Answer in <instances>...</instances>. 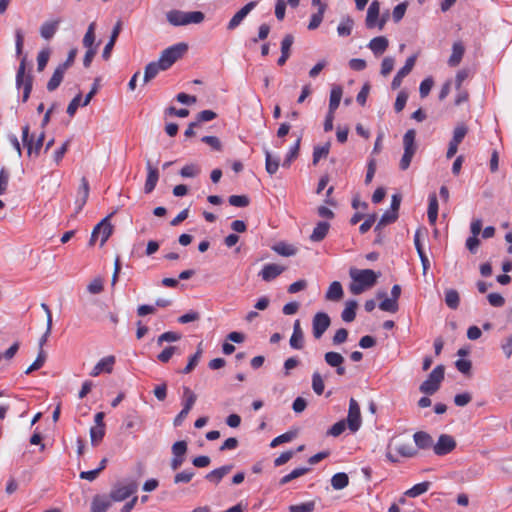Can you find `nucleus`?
I'll list each match as a JSON object with an SVG mask.
<instances>
[{
    "label": "nucleus",
    "mask_w": 512,
    "mask_h": 512,
    "mask_svg": "<svg viewBox=\"0 0 512 512\" xmlns=\"http://www.w3.org/2000/svg\"><path fill=\"white\" fill-rule=\"evenodd\" d=\"M349 275L352 279L349 289L351 293L354 295H359L364 291L372 288L376 284L377 279L380 276L379 273H376L371 269L356 268H351L349 271Z\"/></svg>",
    "instance_id": "obj_1"
},
{
    "label": "nucleus",
    "mask_w": 512,
    "mask_h": 512,
    "mask_svg": "<svg viewBox=\"0 0 512 512\" xmlns=\"http://www.w3.org/2000/svg\"><path fill=\"white\" fill-rule=\"evenodd\" d=\"M139 483L135 479H124L121 482L115 483L109 496L113 502H122L134 496L138 491Z\"/></svg>",
    "instance_id": "obj_2"
},
{
    "label": "nucleus",
    "mask_w": 512,
    "mask_h": 512,
    "mask_svg": "<svg viewBox=\"0 0 512 512\" xmlns=\"http://www.w3.org/2000/svg\"><path fill=\"white\" fill-rule=\"evenodd\" d=\"M166 18L173 26H185L188 24H199L203 22L205 16L201 11L184 12L181 10H171L167 12Z\"/></svg>",
    "instance_id": "obj_3"
},
{
    "label": "nucleus",
    "mask_w": 512,
    "mask_h": 512,
    "mask_svg": "<svg viewBox=\"0 0 512 512\" xmlns=\"http://www.w3.org/2000/svg\"><path fill=\"white\" fill-rule=\"evenodd\" d=\"M403 148L404 153L400 159L399 168L400 170L405 171L409 168L418 148L416 143V131L414 129H409L404 134Z\"/></svg>",
    "instance_id": "obj_4"
},
{
    "label": "nucleus",
    "mask_w": 512,
    "mask_h": 512,
    "mask_svg": "<svg viewBox=\"0 0 512 512\" xmlns=\"http://www.w3.org/2000/svg\"><path fill=\"white\" fill-rule=\"evenodd\" d=\"M188 50V45L185 43H177L162 51L158 61L162 67L169 69L184 53Z\"/></svg>",
    "instance_id": "obj_5"
},
{
    "label": "nucleus",
    "mask_w": 512,
    "mask_h": 512,
    "mask_svg": "<svg viewBox=\"0 0 512 512\" xmlns=\"http://www.w3.org/2000/svg\"><path fill=\"white\" fill-rule=\"evenodd\" d=\"M26 56L21 58L17 73H16V86L18 89L23 88L22 101L27 102L33 87V76L26 74Z\"/></svg>",
    "instance_id": "obj_6"
},
{
    "label": "nucleus",
    "mask_w": 512,
    "mask_h": 512,
    "mask_svg": "<svg viewBox=\"0 0 512 512\" xmlns=\"http://www.w3.org/2000/svg\"><path fill=\"white\" fill-rule=\"evenodd\" d=\"M444 372L445 367L443 365L436 366L428 375V378L420 385L419 390L427 395L437 392L444 379Z\"/></svg>",
    "instance_id": "obj_7"
},
{
    "label": "nucleus",
    "mask_w": 512,
    "mask_h": 512,
    "mask_svg": "<svg viewBox=\"0 0 512 512\" xmlns=\"http://www.w3.org/2000/svg\"><path fill=\"white\" fill-rule=\"evenodd\" d=\"M112 214L106 216L104 219H102L93 229L91 238L89 241L90 245H94L96 240L100 237V246H103L106 241L109 239L113 232V227L110 223V217Z\"/></svg>",
    "instance_id": "obj_8"
},
{
    "label": "nucleus",
    "mask_w": 512,
    "mask_h": 512,
    "mask_svg": "<svg viewBox=\"0 0 512 512\" xmlns=\"http://www.w3.org/2000/svg\"><path fill=\"white\" fill-rule=\"evenodd\" d=\"M30 127L29 125H25L22 127V141L24 146L27 148V153L29 156L35 155L38 156L40 154V150L43 146L45 133L42 132L36 141H34L33 136L29 135Z\"/></svg>",
    "instance_id": "obj_9"
},
{
    "label": "nucleus",
    "mask_w": 512,
    "mask_h": 512,
    "mask_svg": "<svg viewBox=\"0 0 512 512\" xmlns=\"http://www.w3.org/2000/svg\"><path fill=\"white\" fill-rule=\"evenodd\" d=\"M346 423L349 430L353 433L358 431L362 424L360 406L354 398H351L349 401Z\"/></svg>",
    "instance_id": "obj_10"
},
{
    "label": "nucleus",
    "mask_w": 512,
    "mask_h": 512,
    "mask_svg": "<svg viewBox=\"0 0 512 512\" xmlns=\"http://www.w3.org/2000/svg\"><path fill=\"white\" fill-rule=\"evenodd\" d=\"M330 323L331 320L327 313H316L312 320V333L314 338L320 339L325 331L329 328Z\"/></svg>",
    "instance_id": "obj_11"
},
{
    "label": "nucleus",
    "mask_w": 512,
    "mask_h": 512,
    "mask_svg": "<svg viewBox=\"0 0 512 512\" xmlns=\"http://www.w3.org/2000/svg\"><path fill=\"white\" fill-rule=\"evenodd\" d=\"M379 12H380V4L377 0H375L370 4V6L367 10V15H366L367 28L372 29L375 26H378V28L380 30L383 29V27L386 23V19L382 18L381 20L378 21Z\"/></svg>",
    "instance_id": "obj_12"
},
{
    "label": "nucleus",
    "mask_w": 512,
    "mask_h": 512,
    "mask_svg": "<svg viewBox=\"0 0 512 512\" xmlns=\"http://www.w3.org/2000/svg\"><path fill=\"white\" fill-rule=\"evenodd\" d=\"M257 4V1H251L244 5L239 11H237L228 22L227 30H235L243 22L246 16L257 6Z\"/></svg>",
    "instance_id": "obj_13"
},
{
    "label": "nucleus",
    "mask_w": 512,
    "mask_h": 512,
    "mask_svg": "<svg viewBox=\"0 0 512 512\" xmlns=\"http://www.w3.org/2000/svg\"><path fill=\"white\" fill-rule=\"evenodd\" d=\"M456 447L454 438L447 434L440 435L437 443L433 446L434 453L439 456L450 453Z\"/></svg>",
    "instance_id": "obj_14"
},
{
    "label": "nucleus",
    "mask_w": 512,
    "mask_h": 512,
    "mask_svg": "<svg viewBox=\"0 0 512 512\" xmlns=\"http://www.w3.org/2000/svg\"><path fill=\"white\" fill-rule=\"evenodd\" d=\"M324 360L326 364L332 368L336 369V374L339 376H343L346 373V368L344 367L345 359L344 357L334 351H330L324 354Z\"/></svg>",
    "instance_id": "obj_15"
},
{
    "label": "nucleus",
    "mask_w": 512,
    "mask_h": 512,
    "mask_svg": "<svg viewBox=\"0 0 512 512\" xmlns=\"http://www.w3.org/2000/svg\"><path fill=\"white\" fill-rule=\"evenodd\" d=\"M285 269L286 268L282 265L269 263L263 266L262 270L259 272V276L263 281L270 282L281 275Z\"/></svg>",
    "instance_id": "obj_16"
},
{
    "label": "nucleus",
    "mask_w": 512,
    "mask_h": 512,
    "mask_svg": "<svg viewBox=\"0 0 512 512\" xmlns=\"http://www.w3.org/2000/svg\"><path fill=\"white\" fill-rule=\"evenodd\" d=\"M416 62V56L412 55L407 58L405 65L397 72L391 83L392 89H397L401 86L402 80L406 77L413 69Z\"/></svg>",
    "instance_id": "obj_17"
},
{
    "label": "nucleus",
    "mask_w": 512,
    "mask_h": 512,
    "mask_svg": "<svg viewBox=\"0 0 512 512\" xmlns=\"http://www.w3.org/2000/svg\"><path fill=\"white\" fill-rule=\"evenodd\" d=\"M113 500L108 495H100L97 494L93 497L91 502V512H107L108 509L112 506Z\"/></svg>",
    "instance_id": "obj_18"
},
{
    "label": "nucleus",
    "mask_w": 512,
    "mask_h": 512,
    "mask_svg": "<svg viewBox=\"0 0 512 512\" xmlns=\"http://www.w3.org/2000/svg\"><path fill=\"white\" fill-rule=\"evenodd\" d=\"M146 169H147V178L144 185V191L146 194L151 193L159 180V172L158 169L153 167L150 160L146 163Z\"/></svg>",
    "instance_id": "obj_19"
},
{
    "label": "nucleus",
    "mask_w": 512,
    "mask_h": 512,
    "mask_svg": "<svg viewBox=\"0 0 512 512\" xmlns=\"http://www.w3.org/2000/svg\"><path fill=\"white\" fill-rule=\"evenodd\" d=\"M115 364V357L110 355L102 358L91 370L90 375L96 377L102 372L111 373Z\"/></svg>",
    "instance_id": "obj_20"
},
{
    "label": "nucleus",
    "mask_w": 512,
    "mask_h": 512,
    "mask_svg": "<svg viewBox=\"0 0 512 512\" xmlns=\"http://www.w3.org/2000/svg\"><path fill=\"white\" fill-rule=\"evenodd\" d=\"M293 349L300 350L304 346V334L300 325V321L296 320L293 325V333L289 341Z\"/></svg>",
    "instance_id": "obj_21"
},
{
    "label": "nucleus",
    "mask_w": 512,
    "mask_h": 512,
    "mask_svg": "<svg viewBox=\"0 0 512 512\" xmlns=\"http://www.w3.org/2000/svg\"><path fill=\"white\" fill-rule=\"evenodd\" d=\"M232 469V464L221 466L207 473L205 479L217 485Z\"/></svg>",
    "instance_id": "obj_22"
},
{
    "label": "nucleus",
    "mask_w": 512,
    "mask_h": 512,
    "mask_svg": "<svg viewBox=\"0 0 512 512\" xmlns=\"http://www.w3.org/2000/svg\"><path fill=\"white\" fill-rule=\"evenodd\" d=\"M89 191H90V188H89L88 180L85 177H83L81 179V183H80L79 190H78V196L75 201V204L77 206V212L81 211L82 208L85 206V204L88 200V197H89Z\"/></svg>",
    "instance_id": "obj_23"
},
{
    "label": "nucleus",
    "mask_w": 512,
    "mask_h": 512,
    "mask_svg": "<svg viewBox=\"0 0 512 512\" xmlns=\"http://www.w3.org/2000/svg\"><path fill=\"white\" fill-rule=\"evenodd\" d=\"M294 37L291 34H287L281 41V56L279 57L277 63L282 66L286 63V61L290 57V49L293 45Z\"/></svg>",
    "instance_id": "obj_24"
},
{
    "label": "nucleus",
    "mask_w": 512,
    "mask_h": 512,
    "mask_svg": "<svg viewBox=\"0 0 512 512\" xmlns=\"http://www.w3.org/2000/svg\"><path fill=\"white\" fill-rule=\"evenodd\" d=\"M60 24V19L45 21L40 26V35L45 40H50L57 32Z\"/></svg>",
    "instance_id": "obj_25"
},
{
    "label": "nucleus",
    "mask_w": 512,
    "mask_h": 512,
    "mask_svg": "<svg viewBox=\"0 0 512 512\" xmlns=\"http://www.w3.org/2000/svg\"><path fill=\"white\" fill-rule=\"evenodd\" d=\"M121 27L122 26H121L120 21H118L115 24V26L113 27L110 39H109L108 43L105 45L103 52H102V57L104 60H108L110 58L112 49H113L115 42L120 34Z\"/></svg>",
    "instance_id": "obj_26"
},
{
    "label": "nucleus",
    "mask_w": 512,
    "mask_h": 512,
    "mask_svg": "<svg viewBox=\"0 0 512 512\" xmlns=\"http://www.w3.org/2000/svg\"><path fill=\"white\" fill-rule=\"evenodd\" d=\"M465 53V47L462 42L457 41L452 46V53L448 59V65L456 67L460 64L463 55Z\"/></svg>",
    "instance_id": "obj_27"
},
{
    "label": "nucleus",
    "mask_w": 512,
    "mask_h": 512,
    "mask_svg": "<svg viewBox=\"0 0 512 512\" xmlns=\"http://www.w3.org/2000/svg\"><path fill=\"white\" fill-rule=\"evenodd\" d=\"M329 229L330 224L328 222H318L317 225L314 227L312 234L310 235V240L313 242L322 241L328 234Z\"/></svg>",
    "instance_id": "obj_28"
},
{
    "label": "nucleus",
    "mask_w": 512,
    "mask_h": 512,
    "mask_svg": "<svg viewBox=\"0 0 512 512\" xmlns=\"http://www.w3.org/2000/svg\"><path fill=\"white\" fill-rule=\"evenodd\" d=\"M429 204L427 210L428 221L431 225H435L438 218V200L435 193L429 195Z\"/></svg>",
    "instance_id": "obj_29"
},
{
    "label": "nucleus",
    "mask_w": 512,
    "mask_h": 512,
    "mask_svg": "<svg viewBox=\"0 0 512 512\" xmlns=\"http://www.w3.org/2000/svg\"><path fill=\"white\" fill-rule=\"evenodd\" d=\"M160 71H165V69L162 67L159 61H153L148 63L144 71V83H147L154 79Z\"/></svg>",
    "instance_id": "obj_30"
},
{
    "label": "nucleus",
    "mask_w": 512,
    "mask_h": 512,
    "mask_svg": "<svg viewBox=\"0 0 512 512\" xmlns=\"http://www.w3.org/2000/svg\"><path fill=\"white\" fill-rule=\"evenodd\" d=\"M66 71L67 70L63 69L59 65L56 67L52 77L50 78V80L47 83L48 91L52 92L60 86Z\"/></svg>",
    "instance_id": "obj_31"
},
{
    "label": "nucleus",
    "mask_w": 512,
    "mask_h": 512,
    "mask_svg": "<svg viewBox=\"0 0 512 512\" xmlns=\"http://www.w3.org/2000/svg\"><path fill=\"white\" fill-rule=\"evenodd\" d=\"M388 44L389 42L386 37L378 36L370 41L368 47L375 55H380L387 49Z\"/></svg>",
    "instance_id": "obj_32"
},
{
    "label": "nucleus",
    "mask_w": 512,
    "mask_h": 512,
    "mask_svg": "<svg viewBox=\"0 0 512 512\" xmlns=\"http://www.w3.org/2000/svg\"><path fill=\"white\" fill-rule=\"evenodd\" d=\"M326 299L329 301H338L343 297V288L340 282L334 281L330 284L327 292Z\"/></svg>",
    "instance_id": "obj_33"
},
{
    "label": "nucleus",
    "mask_w": 512,
    "mask_h": 512,
    "mask_svg": "<svg viewBox=\"0 0 512 512\" xmlns=\"http://www.w3.org/2000/svg\"><path fill=\"white\" fill-rule=\"evenodd\" d=\"M413 438L416 446L420 449H427L431 447L433 444L432 437L428 433L423 431L416 432L413 435Z\"/></svg>",
    "instance_id": "obj_34"
},
{
    "label": "nucleus",
    "mask_w": 512,
    "mask_h": 512,
    "mask_svg": "<svg viewBox=\"0 0 512 512\" xmlns=\"http://www.w3.org/2000/svg\"><path fill=\"white\" fill-rule=\"evenodd\" d=\"M95 30H96V23L92 22L89 24L87 31L83 37L82 43L83 46L86 49H97V47L94 45L95 43Z\"/></svg>",
    "instance_id": "obj_35"
},
{
    "label": "nucleus",
    "mask_w": 512,
    "mask_h": 512,
    "mask_svg": "<svg viewBox=\"0 0 512 512\" xmlns=\"http://www.w3.org/2000/svg\"><path fill=\"white\" fill-rule=\"evenodd\" d=\"M358 303L355 300H349L345 304V308L341 313V318L345 322H352L356 317V309Z\"/></svg>",
    "instance_id": "obj_36"
},
{
    "label": "nucleus",
    "mask_w": 512,
    "mask_h": 512,
    "mask_svg": "<svg viewBox=\"0 0 512 512\" xmlns=\"http://www.w3.org/2000/svg\"><path fill=\"white\" fill-rule=\"evenodd\" d=\"M342 93L341 86L332 87L329 99V112H335L337 110L342 98Z\"/></svg>",
    "instance_id": "obj_37"
},
{
    "label": "nucleus",
    "mask_w": 512,
    "mask_h": 512,
    "mask_svg": "<svg viewBox=\"0 0 512 512\" xmlns=\"http://www.w3.org/2000/svg\"><path fill=\"white\" fill-rule=\"evenodd\" d=\"M201 344L202 343L199 344L197 351L189 358L187 365L183 368V370L180 371L182 374L191 373L195 369V367L198 365V363L202 357V353H203Z\"/></svg>",
    "instance_id": "obj_38"
},
{
    "label": "nucleus",
    "mask_w": 512,
    "mask_h": 512,
    "mask_svg": "<svg viewBox=\"0 0 512 512\" xmlns=\"http://www.w3.org/2000/svg\"><path fill=\"white\" fill-rule=\"evenodd\" d=\"M279 164V157H274L268 150H265V169L267 173L270 175L275 174L278 171Z\"/></svg>",
    "instance_id": "obj_39"
},
{
    "label": "nucleus",
    "mask_w": 512,
    "mask_h": 512,
    "mask_svg": "<svg viewBox=\"0 0 512 512\" xmlns=\"http://www.w3.org/2000/svg\"><path fill=\"white\" fill-rule=\"evenodd\" d=\"M430 486H431V483L428 482V481L415 484L413 487L408 489L404 493V495L408 496V497H411V498L418 497V496L426 493L429 490Z\"/></svg>",
    "instance_id": "obj_40"
},
{
    "label": "nucleus",
    "mask_w": 512,
    "mask_h": 512,
    "mask_svg": "<svg viewBox=\"0 0 512 512\" xmlns=\"http://www.w3.org/2000/svg\"><path fill=\"white\" fill-rule=\"evenodd\" d=\"M301 137L296 139L294 145H292L282 163L283 167H290L291 163L298 157L300 149Z\"/></svg>",
    "instance_id": "obj_41"
},
{
    "label": "nucleus",
    "mask_w": 512,
    "mask_h": 512,
    "mask_svg": "<svg viewBox=\"0 0 512 512\" xmlns=\"http://www.w3.org/2000/svg\"><path fill=\"white\" fill-rule=\"evenodd\" d=\"M349 484V478L346 473L339 472L332 476L331 478V486L335 490H342L347 487Z\"/></svg>",
    "instance_id": "obj_42"
},
{
    "label": "nucleus",
    "mask_w": 512,
    "mask_h": 512,
    "mask_svg": "<svg viewBox=\"0 0 512 512\" xmlns=\"http://www.w3.org/2000/svg\"><path fill=\"white\" fill-rule=\"evenodd\" d=\"M197 396L196 394L189 388L184 387L183 389V408L184 410L190 412L192 407L196 402Z\"/></svg>",
    "instance_id": "obj_43"
},
{
    "label": "nucleus",
    "mask_w": 512,
    "mask_h": 512,
    "mask_svg": "<svg viewBox=\"0 0 512 512\" xmlns=\"http://www.w3.org/2000/svg\"><path fill=\"white\" fill-rule=\"evenodd\" d=\"M398 218V213L388 210L386 211L380 218L379 222L375 226V231H380V229L388 224L394 223Z\"/></svg>",
    "instance_id": "obj_44"
},
{
    "label": "nucleus",
    "mask_w": 512,
    "mask_h": 512,
    "mask_svg": "<svg viewBox=\"0 0 512 512\" xmlns=\"http://www.w3.org/2000/svg\"><path fill=\"white\" fill-rule=\"evenodd\" d=\"M445 303L451 309H457L460 303V297L456 290L449 289L445 292Z\"/></svg>",
    "instance_id": "obj_45"
},
{
    "label": "nucleus",
    "mask_w": 512,
    "mask_h": 512,
    "mask_svg": "<svg viewBox=\"0 0 512 512\" xmlns=\"http://www.w3.org/2000/svg\"><path fill=\"white\" fill-rule=\"evenodd\" d=\"M467 132L468 128L465 124H458L453 131V137L450 142L459 145L465 138Z\"/></svg>",
    "instance_id": "obj_46"
},
{
    "label": "nucleus",
    "mask_w": 512,
    "mask_h": 512,
    "mask_svg": "<svg viewBox=\"0 0 512 512\" xmlns=\"http://www.w3.org/2000/svg\"><path fill=\"white\" fill-rule=\"evenodd\" d=\"M324 388H325V385H324V380H323L322 375L318 371H315L312 374V389H313V391L317 395H322L324 392Z\"/></svg>",
    "instance_id": "obj_47"
},
{
    "label": "nucleus",
    "mask_w": 512,
    "mask_h": 512,
    "mask_svg": "<svg viewBox=\"0 0 512 512\" xmlns=\"http://www.w3.org/2000/svg\"><path fill=\"white\" fill-rule=\"evenodd\" d=\"M330 150V143L327 142L323 146H316L313 150V164L316 165L321 158L328 156Z\"/></svg>",
    "instance_id": "obj_48"
},
{
    "label": "nucleus",
    "mask_w": 512,
    "mask_h": 512,
    "mask_svg": "<svg viewBox=\"0 0 512 512\" xmlns=\"http://www.w3.org/2000/svg\"><path fill=\"white\" fill-rule=\"evenodd\" d=\"M273 250L281 256H293L296 254V248L286 243H278L273 247Z\"/></svg>",
    "instance_id": "obj_49"
},
{
    "label": "nucleus",
    "mask_w": 512,
    "mask_h": 512,
    "mask_svg": "<svg viewBox=\"0 0 512 512\" xmlns=\"http://www.w3.org/2000/svg\"><path fill=\"white\" fill-rule=\"evenodd\" d=\"M354 22L350 17L343 19L337 27L339 36H349L352 32Z\"/></svg>",
    "instance_id": "obj_50"
},
{
    "label": "nucleus",
    "mask_w": 512,
    "mask_h": 512,
    "mask_svg": "<svg viewBox=\"0 0 512 512\" xmlns=\"http://www.w3.org/2000/svg\"><path fill=\"white\" fill-rule=\"evenodd\" d=\"M325 9H326V5H320V8H318V12L314 13L311 16V19H310V22L308 25V29L314 30L319 27V25L321 24V22L323 20V15H324Z\"/></svg>",
    "instance_id": "obj_51"
},
{
    "label": "nucleus",
    "mask_w": 512,
    "mask_h": 512,
    "mask_svg": "<svg viewBox=\"0 0 512 512\" xmlns=\"http://www.w3.org/2000/svg\"><path fill=\"white\" fill-rule=\"evenodd\" d=\"M396 452L403 457H413L416 455V449L410 443H402L395 446Z\"/></svg>",
    "instance_id": "obj_52"
},
{
    "label": "nucleus",
    "mask_w": 512,
    "mask_h": 512,
    "mask_svg": "<svg viewBox=\"0 0 512 512\" xmlns=\"http://www.w3.org/2000/svg\"><path fill=\"white\" fill-rule=\"evenodd\" d=\"M45 360H46V354H45L44 350L41 349L39 351L38 356L35 359V361L26 369L25 374L29 375L33 371L40 369L44 365Z\"/></svg>",
    "instance_id": "obj_53"
},
{
    "label": "nucleus",
    "mask_w": 512,
    "mask_h": 512,
    "mask_svg": "<svg viewBox=\"0 0 512 512\" xmlns=\"http://www.w3.org/2000/svg\"><path fill=\"white\" fill-rule=\"evenodd\" d=\"M315 509V502L309 501L300 504L290 505L288 507L289 512H313Z\"/></svg>",
    "instance_id": "obj_54"
},
{
    "label": "nucleus",
    "mask_w": 512,
    "mask_h": 512,
    "mask_svg": "<svg viewBox=\"0 0 512 512\" xmlns=\"http://www.w3.org/2000/svg\"><path fill=\"white\" fill-rule=\"evenodd\" d=\"M179 349L176 346H168L161 353L157 355L158 361L161 363H167L175 353H178Z\"/></svg>",
    "instance_id": "obj_55"
},
{
    "label": "nucleus",
    "mask_w": 512,
    "mask_h": 512,
    "mask_svg": "<svg viewBox=\"0 0 512 512\" xmlns=\"http://www.w3.org/2000/svg\"><path fill=\"white\" fill-rule=\"evenodd\" d=\"M180 338H181V335L177 332H173V331L164 332L157 338V345L161 346L164 342H176Z\"/></svg>",
    "instance_id": "obj_56"
},
{
    "label": "nucleus",
    "mask_w": 512,
    "mask_h": 512,
    "mask_svg": "<svg viewBox=\"0 0 512 512\" xmlns=\"http://www.w3.org/2000/svg\"><path fill=\"white\" fill-rule=\"evenodd\" d=\"M379 308L382 311L395 313L398 311V302L392 298H384L383 301L380 302Z\"/></svg>",
    "instance_id": "obj_57"
},
{
    "label": "nucleus",
    "mask_w": 512,
    "mask_h": 512,
    "mask_svg": "<svg viewBox=\"0 0 512 512\" xmlns=\"http://www.w3.org/2000/svg\"><path fill=\"white\" fill-rule=\"evenodd\" d=\"M105 429L101 426H94L90 429V438L92 445H97L104 437Z\"/></svg>",
    "instance_id": "obj_58"
},
{
    "label": "nucleus",
    "mask_w": 512,
    "mask_h": 512,
    "mask_svg": "<svg viewBox=\"0 0 512 512\" xmlns=\"http://www.w3.org/2000/svg\"><path fill=\"white\" fill-rule=\"evenodd\" d=\"M229 204L235 207H247L250 203L246 195H231L228 199Z\"/></svg>",
    "instance_id": "obj_59"
},
{
    "label": "nucleus",
    "mask_w": 512,
    "mask_h": 512,
    "mask_svg": "<svg viewBox=\"0 0 512 512\" xmlns=\"http://www.w3.org/2000/svg\"><path fill=\"white\" fill-rule=\"evenodd\" d=\"M346 426H347L346 421L340 420L331 426V428L327 431V435L333 436V437H338L345 431Z\"/></svg>",
    "instance_id": "obj_60"
},
{
    "label": "nucleus",
    "mask_w": 512,
    "mask_h": 512,
    "mask_svg": "<svg viewBox=\"0 0 512 512\" xmlns=\"http://www.w3.org/2000/svg\"><path fill=\"white\" fill-rule=\"evenodd\" d=\"M103 279L101 277L94 278L87 286V291L90 294H99L103 291Z\"/></svg>",
    "instance_id": "obj_61"
},
{
    "label": "nucleus",
    "mask_w": 512,
    "mask_h": 512,
    "mask_svg": "<svg viewBox=\"0 0 512 512\" xmlns=\"http://www.w3.org/2000/svg\"><path fill=\"white\" fill-rule=\"evenodd\" d=\"M50 57V51L48 49H43L38 53L37 56V70L42 72L46 67Z\"/></svg>",
    "instance_id": "obj_62"
},
{
    "label": "nucleus",
    "mask_w": 512,
    "mask_h": 512,
    "mask_svg": "<svg viewBox=\"0 0 512 512\" xmlns=\"http://www.w3.org/2000/svg\"><path fill=\"white\" fill-rule=\"evenodd\" d=\"M195 473L192 470H184L182 472L177 473L174 476V483H189L194 477Z\"/></svg>",
    "instance_id": "obj_63"
},
{
    "label": "nucleus",
    "mask_w": 512,
    "mask_h": 512,
    "mask_svg": "<svg viewBox=\"0 0 512 512\" xmlns=\"http://www.w3.org/2000/svg\"><path fill=\"white\" fill-rule=\"evenodd\" d=\"M407 2H402L394 7L392 12V18L394 22H399L405 15V12L407 10Z\"/></svg>",
    "instance_id": "obj_64"
}]
</instances>
